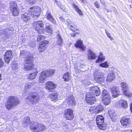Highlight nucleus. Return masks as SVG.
<instances>
[{
    "instance_id": "3c124183",
    "label": "nucleus",
    "mask_w": 132,
    "mask_h": 132,
    "mask_svg": "<svg viewBox=\"0 0 132 132\" xmlns=\"http://www.w3.org/2000/svg\"><path fill=\"white\" fill-rule=\"evenodd\" d=\"M3 65V62L1 58H0V68L2 67Z\"/></svg>"
},
{
    "instance_id": "b1692460",
    "label": "nucleus",
    "mask_w": 132,
    "mask_h": 132,
    "mask_svg": "<svg viewBox=\"0 0 132 132\" xmlns=\"http://www.w3.org/2000/svg\"><path fill=\"white\" fill-rule=\"evenodd\" d=\"M102 99V101L105 105H108L111 103V96Z\"/></svg>"
},
{
    "instance_id": "f3484780",
    "label": "nucleus",
    "mask_w": 132,
    "mask_h": 132,
    "mask_svg": "<svg viewBox=\"0 0 132 132\" xmlns=\"http://www.w3.org/2000/svg\"><path fill=\"white\" fill-rule=\"evenodd\" d=\"M58 96L57 93L55 92L49 94V97L52 101H55L58 99Z\"/></svg>"
},
{
    "instance_id": "f8f14e48",
    "label": "nucleus",
    "mask_w": 132,
    "mask_h": 132,
    "mask_svg": "<svg viewBox=\"0 0 132 132\" xmlns=\"http://www.w3.org/2000/svg\"><path fill=\"white\" fill-rule=\"evenodd\" d=\"M39 96L38 95H33L29 96L26 99L27 101H30L31 102V103L34 104L39 100Z\"/></svg>"
},
{
    "instance_id": "c756f323",
    "label": "nucleus",
    "mask_w": 132,
    "mask_h": 132,
    "mask_svg": "<svg viewBox=\"0 0 132 132\" xmlns=\"http://www.w3.org/2000/svg\"><path fill=\"white\" fill-rule=\"evenodd\" d=\"M122 92L124 95L128 98L131 97L132 96V93L128 89L122 91Z\"/></svg>"
},
{
    "instance_id": "2f4dec72",
    "label": "nucleus",
    "mask_w": 132,
    "mask_h": 132,
    "mask_svg": "<svg viewBox=\"0 0 132 132\" xmlns=\"http://www.w3.org/2000/svg\"><path fill=\"white\" fill-rule=\"evenodd\" d=\"M4 58H11L13 57V53L12 51H7L4 54Z\"/></svg>"
},
{
    "instance_id": "7ed1b4c3",
    "label": "nucleus",
    "mask_w": 132,
    "mask_h": 132,
    "mask_svg": "<svg viewBox=\"0 0 132 132\" xmlns=\"http://www.w3.org/2000/svg\"><path fill=\"white\" fill-rule=\"evenodd\" d=\"M85 100L87 104L92 105L96 101V98L93 93L88 92L86 94Z\"/></svg>"
},
{
    "instance_id": "aec40b11",
    "label": "nucleus",
    "mask_w": 132,
    "mask_h": 132,
    "mask_svg": "<svg viewBox=\"0 0 132 132\" xmlns=\"http://www.w3.org/2000/svg\"><path fill=\"white\" fill-rule=\"evenodd\" d=\"M21 19L24 21L27 22L29 21L30 18L29 15L27 13L22 14L21 16Z\"/></svg>"
},
{
    "instance_id": "39448f33",
    "label": "nucleus",
    "mask_w": 132,
    "mask_h": 132,
    "mask_svg": "<svg viewBox=\"0 0 132 132\" xmlns=\"http://www.w3.org/2000/svg\"><path fill=\"white\" fill-rule=\"evenodd\" d=\"M120 122L123 127H127L130 125L131 123V118L128 116L122 117L120 118Z\"/></svg>"
},
{
    "instance_id": "1a4fd4ad",
    "label": "nucleus",
    "mask_w": 132,
    "mask_h": 132,
    "mask_svg": "<svg viewBox=\"0 0 132 132\" xmlns=\"http://www.w3.org/2000/svg\"><path fill=\"white\" fill-rule=\"evenodd\" d=\"M56 84L51 81H47L45 84V88L50 92H53L56 87Z\"/></svg>"
},
{
    "instance_id": "bf43d9fd",
    "label": "nucleus",
    "mask_w": 132,
    "mask_h": 132,
    "mask_svg": "<svg viewBox=\"0 0 132 132\" xmlns=\"http://www.w3.org/2000/svg\"><path fill=\"white\" fill-rule=\"evenodd\" d=\"M101 3L103 5H104L105 3L104 1H102L101 0H100Z\"/></svg>"
},
{
    "instance_id": "37998d69",
    "label": "nucleus",
    "mask_w": 132,
    "mask_h": 132,
    "mask_svg": "<svg viewBox=\"0 0 132 132\" xmlns=\"http://www.w3.org/2000/svg\"><path fill=\"white\" fill-rule=\"evenodd\" d=\"M105 32L108 37L110 38L111 40H114V38L111 36L110 34L109 33V32L106 30H105Z\"/></svg>"
},
{
    "instance_id": "cd10ccee",
    "label": "nucleus",
    "mask_w": 132,
    "mask_h": 132,
    "mask_svg": "<svg viewBox=\"0 0 132 132\" xmlns=\"http://www.w3.org/2000/svg\"><path fill=\"white\" fill-rule=\"evenodd\" d=\"M70 75L69 72H67L63 75V78L65 81H69L70 80Z\"/></svg>"
},
{
    "instance_id": "e2e57ef3",
    "label": "nucleus",
    "mask_w": 132,
    "mask_h": 132,
    "mask_svg": "<svg viewBox=\"0 0 132 132\" xmlns=\"http://www.w3.org/2000/svg\"><path fill=\"white\" fill-rule=\"evenodd\" d=\"M126 132H128V131L129 132H132V130L131 129H129L127 130L126 131Z\"/></svg>"
},
{
    "instance_id": "680f3d73",
    "label": "nucleus",
    "mask_w": 132,
    "mask_h": 132,
    "mask_svg": "<svg viewBox=\"0 0 132 132\" xmlns=\"http://www.w3.org/2000/svg\"><path fill=\"white\" fill-rule=\"evenodd\" d=\"M84 4H85V2H86V0H80Z\"/></svg>"
},
{
    "instance_id": "2eb2a0df",
    "label": "nucleus",
    "mask_w": 132,
    "mask_h": 132,
    "mask_svg": "<svg viewBox=\"0 0 132 132\" xmlns=\"http://www.w3.org/2000/svg\"><path fill=\"white\" fill-rule=\"evenodd\" d=\"M41 125L40 124H38L37 125L35 126L32 123H30V127L31 129L32 130L36 132H39V131L41 130Z\"/></svg>"
},
{
    "instance_id": "8fccbe9b",
    "label": "nucleus",
    "mask_w": 132,
    "mask_h": 132,
    "mask_svg": "<svg viewBox=\"0 0 132 132\" xmlns=\"http://www.w3.org/2000/svg\"><path fill=\"white\" fill-rule=\"evenodd\" d=\"M94 5L97 8H100V6L99 4L97 1L95 2L94 3Z\"/></svg>"
},
{
    "instance_id": "412c9836",
    "label": "nucleus",
    "mask_w": 132,
    "mask_h": 132,
    "mask_svg": "<svg viewBox=\"0 0 132 132\" xmlns=\"http://www.w3.org/2000/svg\"><path fill=\"white\" fill-rule=\"evenodd\" d=\"M72 6L75 9V11L80 15L82 16L83 15V12L82 11L75 3L73 4Z\"/></svg>"
},
{
    "instance_id": "de8ad7c7",
    "label": "nucleus",
    "mask_w": 132,
    "mask_h": 132,
    "mask_svg": "<svg viewBox=\"0 0 132 132\" xmlns=\"http://www.w3.org/2000/svg\"><path fill=\"white\" fill-rule=\"evenodd\" d=\"M7 30H8L7 29H4L2 31L1 33H3L5 36H6L7 34V32L8 31Z\"/></svg>"
},
{
    "instance_id": "4d7b16f0",
    "label": "nucleus",
    "mask_w": 132,
    "mask_h": 132,
    "mask_svg": "<svg viewBox=\"0 0 132 132\" xmlns=\"http://www.w3.org/2000/svg\"><path fill=\"white\" fill-rule=\"evenodd\" d=\"M46 128V127L45 126L43 125H42V131L44 130H45Z\"/></svg>"
},
{
    "instance_id": "9d476101",
    "label": "nucleus",
    "mask_w": 132,
    "mask_h": 132,
    "mask_svg": "<svg viewBox=\"0 0 132 132\" xmlns=\"http://www.w3.org/2000/svg\"><path fill=\"white\" fill-rule=\"evenodd\" d=\"M68 27H69L70 30L73 32L70 34L71 37H74L77 35L80 34V32L79 29L76 28L73 26L69 25Z\"/></svg>"
},
{
    "instance_id": "a878e982",
    "label": "nucleus",
    "mask_w": 132,
    "mask_h": 132,
    "mask_svg": "<svg viewBox=\"0 0 132 132\" xmlns=\"http://www.w3.org/2000/svg\"><path fill=\"white\" fill-rule=\"evenodd\" d=\"M114 77V73L113 72L110 73L108 75L106 80L108 82H110L113 79Z\"/></svg>"
},
{
    "instance_id": "dca6fc26",
    "label": "nucleus",
    "mask_w": 132,
    "mask_h": 132,
    "mask_svg": "<svg viewBox=\"0 0 132 132\" xmlns=\"http://www.w3.org/2000/svg\"><path fill=\"white\" fill-rule=\"evenodd\" d=\"M108 113L112 120L115 121L116 120V114L115 112L112 110H110Z\"/></svg>"
},
{
    "instance_id": "338daca9",
    "label": "nucleus",
    "mask_w": 132,
    "mask_h": 132,
    "mask_svg": "<svg viewBox=\"0 0 132 132\" xmlns=\"http://www.w3.org/2000/svg\"><path fill=\"white\" fill-rule=\"evenodd\" d=\"M1 74L0 73V80H1Z\"/></svg>"
},
{
    "instance_id": "f03ea898",
    "label": "nucleus",
    "mask_w": 132,
    "mask_h": 132,
    "mask_svg": "<svg viewBox=\"0 0 132 132\" xmlns=\"http://www.w3.org/2000/svg\"><path fill=\"white\" fill-rule=\"evenodd\" d=\"M93 79L96 82L101 84L104 82L105 77L102 73L97 71L94 72L93 74Z\"/></svg>"
},
{
    "instance_id": "7c9ffc66",
    "label": "nucleus",
    "mask_w": 132,
    "mask_h": 132,
    "mask_svg": "<svg viewBox=\"0 0 132 132\" xmlns=\"http://www.w3.org/2000/svg\"><path fill=\"white\" fill-rule=\"evenodd\" d=\"M17 8V4L15 2H12L10 3L9 8L11 11Z\"/></svg>"
},
{
    "instance_id": "423d86ee",
    "label": "nucleus",
    "mask_w": 132,
    "mask_h": 132,
    "mask_svg": "<svg viewBox=\"0 0 132 132\" xmlns=\"http://www.w3.org/2000/svg\"><path fill=\"white\" fill-rule=\"evenodd\" d=\"M55 70L53 69H51L42 71V81H45L47 77L52 76Z\"/></svg>"
},
{
    "instance_id": "6e6d98bb",
    "label": "nucleus",
    "mask_w": 132,
    "mask_h": 132,
    "mask_svg": "<svg viewBox=\"0 0 132 132\" xmlns=\"http://www.w3.org/2000/svg\"><path fill=\"white\" fill-rule=\"evenodd\" d=\"M41 40V36L40 35V36H39L37 38V41L38 42H39Z\"/></svg>"
},
{
    "instance_id": "13d9d810",
    "label": "nucleus",
    "mask_w": 132,
    "mask_h": 132,
    "mask_svg": "<svg viewBox=\"0 0 132 132\" xmlns=\"http://www.w3.org/2000/svg\"><path fill=\"white\" fill-rule=\"evenodd\" d=\"M41 44H39V46L38 47V49L39 51V52H41Z\"/></svg>"
},
{
    "instance_id": "473e14b6",
    "label": "nucleus",
    "mask_w": 132,
    "mask_h": 132,
    "mask_svg": "<svg viewBox=\"0 0 132 132\" xmlns=\"http://www.w3.org/2000/svg\"><path fill=\"white\" fill-rule=\"evenodd\" d=\"M96 111L97 113H99L103 111L104 109V107L103 105L100 104L97 105L96 106Z\"/></svg>"
},
{
    "instance_id": "ddd939ff",
    "label": "nucleus",
    "mask_w": 132,
    "mask_h": 132,
    "mask_svg": "<svg viewBox=\"0 0 132 132\" xmlns=\"http://www.w3.org/2000/svg\"><path fill=\"white\" fill-rule=\"evenodd\" d=\"M82 43V41L80 39H79L77 40L74 45L76 48H78L81 49L82 50L84 51L86 49V48L84 47Z\"/></svg>"
},
{
    "instance_id": "4468645a",
    "label": "nucleus",
    "mask_w": 132,
    "mask_h": 132,
    "mask_svg": "<svg viewBox=\"0 0 132 132\" xmlns=\"http://www.w3.org/2000/svg\"><path fill=\"white\" fill-rule=\"evenodd\" d=\"M91 92L93 93L95 96H99L101 93L99 88L97 86L92 87L91 89Z\"/></svg>"
},
{
    "instance_id": "0e129e2a",
    "label": "nucleus",
    "mask_w": 132,
    "mask_h": 132,
    "mask_svg": "<svg viewBox=\"0 0 132 132\" xmlns=\"http://www.w3.org/2000/svg\"><path fill=\"white\" fill-rule=\"evenodd\" d=\"M63 124V126H66L67 125V124L65 123H64Z\"/></svg>"
},
{
    "instance_id": "4be33fe9",
    "label": "nucleus",
    "mask_w": 132,
    "mask_h": 132,
    "mask_svg": "<svg viewBox=\"0 0 132 132\" xmlns=\"http://www.w3.org/2000/svg\"><path fill=\"white\" fill-rule=\"evenodd\" d=\"M97 125L98 128L102 130H105L108 128L107 124L104 122L100 124Z\"/></svg>"
},
{
    "instance_id": "e433bc0d",
    "label": "nucleus",
    "mask_w": 132,
    "mask_h": 132,
    "mask_svg": "<svg viewBox=\"0 0 132 132\" xmlns=\"http://www.w3.org/2000/svg\"><path fill=\"white\" fill-rule=\"evenodd\" d=\"M121 106L124 108H126L128 106L127 102L126 101L122 100L121 101Z\"/></svg>"
},
{
    "instance_id": "09e8293b",
    "label": "nucleus",
    "mask_w": 132,
    "mask_h": 132,
    "mask_svg": "<svg viewBox=\"0 0 132 132\" xmlns=\"http://www.w3.org/2000/svg\"><path fill=\"white\" fill-rule=\"evenodd\" d=\"M30 119L29 117H27L25 119V122L27 125H28L30 122Z\"/></svg>"
},
{
    "instance_id": "5701e85b",
    "label": "nucleus",
    "mask_w": 132,
    "mask_h": 132,
    "mask_svg": "<svg viewBox=\"0 0 132 132\" xmlns=\"http://www.w3.org/2000/svg\"><path fill=\"white\" fill-rule=\"evenodd\" d=\"M36 26V29L37 30L38 33L40 34L41 32V22L40 21L36 22L35 23Z\"/></svg>"
},
{
    "instance_id": "9b49d317",
    "label": "nucleus",
    "mask_w": 132,
    "mask_h": 132,
    "mask_svg": "<svg viewBox=\"0 0 132 132\" xmlns=\"http://www.w3.org/2000/svg\"><path fill=\"white\" fill-rule=\"evenodd\" d=\"M110 89L112 97L113 98L117 97L120 95V91L116 87L114 86L111 87Z\"/></svg>"
},
{
    "instance_id": "393cba45",
    "label": "nucleus",
    "mask_w": 132,
    "mask_h": 132,
    "mask_svg": "<svg viewBox=\"0 0 132 132\" xmlns=\"http://www.w3.org/2000/svg\"><path fill=\"white\" fill-rule=\"evenodd\" d=\"M49 42L47 40L42 41V52L44 51L48 46Z\"/></svg>"
},
{
    "instance_id": "bb28decb",
    "label": "nucleus",
    "mask_w": 132,
    "mask_h": 132,
    "mask_svg": "<svg viewBox=\"0 0 132 132\" xmlns=\"http://www.w3.org/2000/svg\"><path fill=\"white\" fill-rule=\"evenodd\" d=\"M46 14L47 15L46 19H47L50 20L51 22L54 23H56L55 20L52 16L50 13H47Z\"/></svg>"
},
{
    "instance_id": "052dcab7",
    "label": "nucleus",
    "mask_w": 132,
    "mask_h": 132,
    "mask_svg": "<svg viewBox=\"0 0 132 132\" xmlns=\"http://www.w3.org/2000/svg\"><path fill=\"white\" fill-rule=\"evenodd\" d=\"M130 109L131 112H132V103H131L130 104Z\"/></svg>"
},
{
    "instance_id": "79ce46f5",
    "label": "nucleus",
    "mask_w": 132,
    "mask_h": 132,
    "mask_svg": "<svg viewBox=\"0 0 132 132\" xmlns=\"http://www.w3.org/2000/svg\"><path fill=\"white\" fill-rule=\"evenodd\" d=\"M89 111L90 112H94L97 113L96 111V109L95 106H92L90 108L89 110Z\"/></svg>"
},
{
    "instance_id": "774afa93",
    "label": "nucleus",
    "mask_w": 132,
    "mask_h": 132,
    "mask_svg": "<svg viewBox=\"0 0 132 132\" xmlns=\"http://www.w3.org/2000/svg\"><path fill=\"white\" fill-rule=\"evenodd\" d=\"M13 63H15V61H13V62H12V64H13Z\"/></svg>"
},
{
    "instance_id": "f257e3e1",
    "label": "nucleus",
    "mask_w": 132,
    "mask_h": 132,
    "mask_svg": "<svg viewBox=\"0 0 132 132\" xmlns=\"http://www.w3.org/2000/svg\"><path fill=\"white\" fill-rule=\"evenodd\" d=\"M20 103L19 99L16 96H9L5 102V104L6 108L10 110L12 108L15 107Z\"/></svg>"
},
{
    "instance_id": "6ab92c4d",
    "label": "nucleus",
    "mask_w": 132,
    "mask_h": 132,
    "mask_svg": "<svg viewBox=\"0 0 132 132\" xmlns=\"http://www.w3.org/2000/svg\"><path fill=\"white\" fill-rule=\"evenodd\" d=\"M67 102L69 105L74 106L76 105V101L74 97H68Z\"/></svg>"
},
{
    "instance_id": "49530a36",
    "label": "nucleus",
    "mask_w": 132,
    "mask_h": 132,
    "mask_svg": "<svg viewBox=\"0 0 132 132\" xmlns=\"http://www.w3.org/2000/svg\"><path fill=\"white\" fill-rule=\"evenodd\" d=\"M12 64V69L14 70H16L18 68L17 64L16 63H14L13 62Z\"/></svg>"
},
{
    "instance_id": "c03bdc74",
    "label": "nucleus",
    "mask_w": 132,
    "mask_h": 132,
    "mask_svg": "<svg viewBox=\"0 0 132 132\" xmlns=\"http://www.w3.org/2000/svg\"><path fill=\"white\" fill-rule=\"evenodd\" d=\"M105 60V58H98L96 61L95 63H100L102 62Z\"/></svg>"
},
{
    "instance_id": "4c0bfd02",
    "label": "nucleus",
    "mask_w": 132,
    "mask_h": 132,
    "mask_svg": "<svg viewBox=\"0 0 132 132\" xmlns=\"http://www.w3.org/2000/svg\"><path fill=\"white\" fill-rule=\"evenodd\" d=\"M37 73V72L36 71L35 72L30 73L29 77V79L31 80L35 79Z\"/></svg>"
},
{
    "instance_id": "a19ab883",
    "label": "nucleus",
    "mask_w": 132,
    "mask_h": 132,
    "mask_svg": "<svg viewBox=\"0 0 132 132\" xmlns=\"http://www.w3.org/2000/svg\"><path fill=\"white\" fill-rule=\"evenodd\" d=\"M89 54L90 56V58H96V56L95 54L91 50H88Z\"/></svg>"
},
{
    "instance_id": "72a5a7b5",
    "label": "nucleus",
    "mask_w": 132,
    "mask_h": 132,
    "mask_svg": "<svg viewBox=\"0 0 132 132\" xmlns=\"http://www.w3.org/2000/svg\"><path fill=\"white\" fill-rule=\"evenodd\" d=\"M45 30L46 32L48 34H51L52 33V29L50 25L46 26Z\"/></svg>"
},
{
    "instance_id": "864d4df0",
    "label": "nucleus",
    "mask_w": 132,
    "mask_h": 132,
    "mask_svg": "<svg viewBox=\"0 0 132 132\" xmlns=\"http://www.w3.org/2000/svg\"><path fill=\"white\" fill-rule=\"evenodd\" d=\"M59 19L62 21L63 22H64L65 21V20L62 16H60L59 17Z\"/></svg>"
},
{
    "instance_id": "69168bd1",
    "label": "nucleus",
    "mask_w": 132,
    "mask_h": 132,
    "mask_svg": "<svg viewBox=\"0 0 132 132\" xmlns=\"http://www.w3.org/2000/svg\"><path fill=\"white\" fill-rule=\"evenodd\" d=\"M23 51H21L20 52V54H21V55L23 53Z\"/></svg>"
},
{
    "instance_id": "f704fd0d",
    "label": "nucleus",
    "mask_w": 132,
    "mask_h": 132,
    "mask_svg": "<svg viewBox=\"0 0 132 132\" xmlns=\"http://www.w3.org/2000/svg\"><path fill=\"white\" fill-rule=\"evenodd\" d=\"M120 84L122 91L128 89V85L126 83L124 82H122Z\"/></svg>"
},
{
    "instance_id": "a211bd4d",
    "label": "nucleus",
    "mask_w": 132,
    "mask_h": 132,
    "mask_svg": "<svg viewBox=\"0 0 132 132\" xmlns=\"http://www.w3.org/2000/svg\"><path fill=\"white\" fill-rule=\"evenodd\" d=\"M96 121L97 125L104 122V118L102 115H99L97 116Z\"/></svg>"
},
{
    "instance_id": "58836bf2",
    "label": "nucleus",
    "mask_w": 132,
    "mask_h": 132,
    "mask_svg": "<svg viewBox=\"0 0 132 132\" xmlns=\"http://www.w3.org/2000/svg\"><path fill=\"white\" fill-rule=\"evenodd\" d=\"M11 12L13 15L14 16L17 15L19 12V10L17 8L15 9H13L11 11Z\"/></svg>"
},
{
    "instance_id": "603ef678",
    "label": "nucleus",
    "mask_w": 132,
    "mask_h": 132,
    "mask_svg": "<svg viewBox=\"0 0 132 132\" xmlns=\"http://www.w3.org/2000/svg\"><path fill=\"white\" fill-rule=\"evenodd\" d=\"M10 59H11V58H10ZM4 59L5 62L7 63H9L10 60V58H4Z\"/></svg>"
},
{
    "instance_id": "20e7f679",
    "label": "nucleus",
    "mask_w": 132,
    "mask_h": 132,
    "mask_svg": "<svg viewBox=\"0 0 132 132\" xmlns=\"http://www.w3.org/2000/svg\"><path fill=\"white\" fill-rule=\"evenodd\" d=\"M63 117L66 120H73L74 118L73 110L70 108L66 109L64 111Z\"/></svg>"
},
{
    "instance_id": "a18cd8bd",
    "label": "nucleus",
    "mask_w": 132,
    "mask_h": 132,
    "mask_svg": "<svg viewBox=\"0 0 132 132\" xmlns=\"http://www.w3.org/2000/svg\"><path fill=\"white\" fill-rule=\"evenodd\" d=\"M30 4H33L35 3L36 0H26Z\"/></svg>"
},
{
    "instance_id": "0eeeda50",
    "label": "nucleus",
    "mask_w": 132,
    "mask_h": 132,
    "mask_svg": "<svg viewBox=\"0 0 132 132\" xmlns=\"http://www.w3.org/2000/svg\"><path fill=\"white\" fill-rule=\"evenodd\" d=\"M24 68L27 71L31 70L33 68V58H26L25 60Z\"/></svg>"
},
{
    "instance_id": "6e6552de",
    "label": "nucleus",
    "mask_w": 132,
    "mask_h": 132,
    "mask_svg": "<svg viewBox=\"0 0 132 132\" xmlns=\"http://www.w3.org/2000/svg\"><path fill=\"white\" fill-rule=\"evenodd\" d=\"M40 8L39 7L33 6L28 10L29 13L31 16H38L40 14Z\"/></svg>"
},
{
    "instance_id": "5fc2aeb1",
    "label": "nucleus",
    "mask_w": 132,
    "mask_h": 132,
    "mask_svg": "<svg viewBox=\"0 0 132 132\" xmlns=\"http://www.w3.org/2000/svg\"><path fill=\"white\" fill-rule=\"evenodd\" d=\"M98 58H103V54L102 53H100L99 55L98 56Z\"/></svg>"
},
{
    "instance_id": "c9c22d12",
    "label": "nucleus",
    "mask_w": 132,
    "mask_h": 132,
    "mask_svg": "<svg viewBox=\"0 0 132 132\" xmlns=\"http://www.w3.org/2000/svg\"><path fill=\"white\" fill-rule=\"evenodd\" d=\"M57 43L59 45H61L62 42V39L60 35L58 34L57 35Z\"/></svg>"
},
{
    "instance_id": "c85d7f7f",
    "label": "nucleus",
    "mask_w": 132,
    "mask_h": 132,
    "mask_svg": "<svg viewBox=\"0 0 132 132\" xmlns=\"http://www.w3.org/2000/svg\"><path fill=\"white\" fill-rule=\"evenodd\" d=\"M102 98H103L111 96L110 95L109 92L106 90L105 89L103 90L102 93Z\"/></svg>"
},
{
    "instance_id": "ea45409f",
    "label": "nucleus",
    "mask_w": 132,
    "mask_h": 132,
    "mask_svg": "<svg viewBox=\"0 0 132 132\" xmlns=\"http://www.w3.org/2000/svg\"><path fill=\"white\" fill-rule=\"evenodd\" d=\"M99 66L102 68H107L109 66V65L107 61H106L103 63H100Z\"/></svg>"
}]
</instances>
